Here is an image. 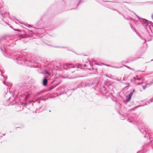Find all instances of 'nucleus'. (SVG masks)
<instances>
[{
    "label": "nucleus",
    "instance_id": "nucleus-5",
    "mask_svg": "<svg viewBox=\"0 0 153 153\" xmlns=\"http://www.w3.org/2000/svg\"><path fill=\"white\" fill-rule=\"evenodd\" d=\"M30 96V94H28L27 95V96L26 97V98L25 99V100H26Z\"/></svg>",
    "mask_w": 153,
    "mask_h": 153
},
{
    "label": "nucleus",
    "instance_id": "nucleus-11",
    "mask_svg": "<svg viewBox=\"0 0 153 153\" xmlns=\"http://www.w3.org/2000/svg\"><path fill=\"white\" fill-rule=\"evenodd\" d=\"M151 101L152 102L153 101V99H152L151 100Z\"/></svg>",
    "mask_w": 153,
    "mask_h": 153
},
{
    "label": "nucleus",
    "instance_id": "nucleus-7",
    "mask_svg": "<svg viewBox=\"0 0 153 153\" xmlns=\"http://www.w3.org/2000/svg\"><path fill=\"white\" fill-rule=\"evenodd\" d=\"M146 85H145V86H143V89H145V88H146Z\"/></svg>",
    "mask_w": 153,
    "mask_h": 153
},
{
    "label": "nucleus",
    "instance_id": "nucleus-16",
    "mask_svg": "<svg viewBox=\"0 0 153 153\" xmlns=\"http://www.w3.org/2000/svg\"><path fill=\"white\" fill-rule=\"evenodd\" d=\"M19 60H20V59H19L18 60L19 61Z\"/></svg>",
    "mask_w": 153,
    "mask_h": 153
},
{
    "label": "nucleus",
    "instance_id": "nucleus-14",
    "mask_svg": "<svg viewBox=\"0 0 153 153\" xmlns=\"http://www.w3.org/2000/svg\"><path fill=\"white\" fill-rule=\"evenodd\" d=\"M84 65L85 66H86V65Z\"/></svg>",
    "mask_w": 153,
    "mask_h": 153
},
{
    "label": "nucleus",
    "instance_id": "nucleus-17",
    "mask_svg": "<svg viewBox=\"0 0 153 153\" xmlns=\"http://www.w3.org/2000/svg\"><path fill=\"white\" fill-rule=\"evenodd\" d=\"M1 72V74H2V72Z\"/></svg>",
    "mask_w": 153,
    "mask_h": 153
},
{
    "label": "nucleus",
    "instance_id": "nucleus-1",
    "mask_svg": "<svg viewBox=\"0 0 153 153\" xmlns=\"http://www.w3.org/2000/svg\"><path fill=\"white\" fill-rule=\"evenodd\" d=\"M47 83V79L45 78H44L43 81V84L44 85L46 86Z\"/></svg>",
    "mask_w": 153,
    "mask_h": 153
},
{
    "label": "nucleus",
    "instance_id": "nucleus-8",
    "mask_svg": "<svg viewBox=\"0 0 153 153\" xmlns=\"http://www.w3.org/2000/svg\"><path fill=\"white\" fill-rule=\"evenodd\" d=\"M77 66H78L79 68L81 67V69H82V68L81 67V65L80 64V65H78Z\"/></svg>",
    "mask_w": 153,
    "mask_h": 153
},
{
    "label": "nucleus",
    "instance_id": "nucleus-13",
    "mask_svg": "<svg viewBox=\"0 0 153 153\" xmlns=\"http://www.w3.org/2000/svg\"><path fill=\"white\" fill-rule=\"evenodd\" d=\"M143 83H139V84H142Z\"/></svg>",
    "mask_w": 153,
    "mask_h": 153
},
{
    "label": "nucleus",
    "instance_id": "nucleus-3",
    "mask_svg": "<svg viewBox=\"0 0 153 153\" xmlns=\"http://www.w3.org/2000/svg\"><path fill=\"white\" fill-rule=\"evenodd\" d=\"M45 73L47 74V75H50V73L47 70H45Z\"/></svg>",
    "mask_w": 153,
    "mask_h": 153
},
{
    "label": "nucleus",
    "instance_id": "nucleus-15",
    "mask_svg": "<svg viewBox=\"0 0 153 153\" xmlns=\"http://www.w3.org/2000/svg\"><path fill=\"white\" fill-rule=\"evenodd\" d=\"M137 79L138 80H139L140 79L138 78V79Z\"/></svg>",
    "mask_w": 153,
    "mask_h": 153
},
{
    "label": "nucleus",
    "instance_id": "nucleus-12",
    "mask_svg": "<svg viewBox=\"0 0 153 153\" xmlns=\"http://www.w3.org/2000/svg\"><path fill=\"white\" fill-rule=\"evenodd\" d=\"M18 62V63H22V62H21V63H19Z\"/></svg>",
    "mask_w": 153,
    "mask_h": 153
},
{
    "label": "nucleus",
    "instance_id": "nucleus-10",
    "mask_svg": "<svg viewBox=\"0 0 153 153\" xmlns=\"http://www.w3.org/2000/svg\"><path fill=\"white\" fill-rule=\"evenodd\" d=\"M134 91H135V90H134H134H133V91H132V92H134Z\"/></svg>",
    "mask_w": 153,
    "mask_h": 153
},
{
    "label": "nucleus",
    "instance_id": "nucleus-6",
    "mask_svg": "<svg viewBox=\"0 0 153 153\" xmlns=\"http://www.w3.org/2000/svg\"><path fill=\"white\" fill-rule=\"evenodd\" d=\"M133 94V92L132 91L130 93L129 95H131V97Z\"/></svg>",
    "mask_w": 153,
    "mask_h": 153
},
{
    "label": "nucleus",
    "instance_id": "nucleus-4",
    "mask_svg": "<svg viewBox=\"0 0 153 153\" xmlns=\"http://www.w3.org/2000/svg\"><path fill=\"white\" fill-rule=\"evenodd\" d=\"M7 79V78L6 77L4 78V79H5V81L3 82V83L5 85H7V84H6V83H5V80Z\"/></svg>",
    "mask_w": 153,
    "mask_h": 153
},
{
    "label": "nucleus",
    "instance_id": "nucleus-2",
    "mask_svg": "<svg viewBox=\"0 0 153 153\" xmlns=\"http://www.w3.org/2000/svg\"><path fill=\"white\" fill-rule=\"evenodd\" d=\"M131 95H128L126 96V100L127 101H129L131 98Z\"/></svg>",
    "mask_w": 153,
    "mask_h": 153
},
{
    "label": "nucleus",
    "instance_id": "nucleus-18",
    "mask_svg": "<svg viewBox=\"0 0 153 153\" xmlns=\"http://www.w3.org/2000/svg\"><path fill=\"white\" fill-rule=\"evenodd\" d=\"M49 111L50 112L51 111L50 110Z\"/></svg>",
    "mask_w": 153,
    "mask_h": 153
},
{
    "label": "nucleus",
    "instance_id": "nucleus-9",
    "mask_svg": "<svg viewBox=\"0 0 153 153\" xmlns=\"http://www.w3.org/2000/svg\"><path fill=\"white\" fill-rule=\"evenodd\" d=\"M84 85V84H83V85H82H82H81V86H83V85Z\"/></svg>",
    "mask_w": 153,
    "mask_h": 153
}]
</instances>
